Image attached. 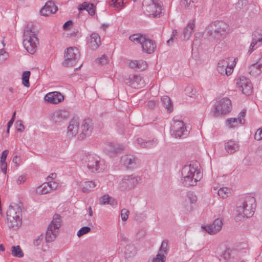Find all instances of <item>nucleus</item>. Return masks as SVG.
Returning <instances> with one entry per match:
<instances>
[{"mask_svg":"<svg viewBox=\"0 0 262 262\" xmlns=\"http://www.w3.org/2000/svg\"><path fill=\"white\" fill-rule=\"evenodd\" d=\"M127 83L134 89H140L145 85L144 80L139 75H131L127 79Z\"/></svg>","mask_w":262,"mask_h":262,"instance_id":"19","label":"nucleus"},{"mask_svg":"<svg viewBox=\"0 0 262 262\" xmlns=\"http://www.w3.org/2000/svg\"><path fill=\"white\" fill-rule=\"evenodd\" d=\"M254 139L258 141L262 140V128H259L254 135Z\"/></svg>","mask_w":262,"mask_h":262,"instance_id":"58","label":"nucleus"},{"mask_svg":"<svg viewBox=\"0 0 262 262\" xmlns=\"http://www.w3.org/2000/svg\"><path fill=\"white\" fill-rule=\"evenodd\" d=\"M197 0H181V5L185 8L192 7Z\"/></svg>","mask_w":262,"mask_h":262,"instance_id":"42","label":"nucleus"},{"mask_svg":"<svg viewBox=\"0 0 262 262\" xmlns=\"http://www.w3.org/2000/svg\"><path fill=\"white\" fill-rule=\"evenodd\" d=\"M0 166L2 172L4 174H6L7 169V163L6 161H0Z\"/></svg>","mask_w":262,"mask_h":262,"instance_id":"57","label":"nucleus"},{"mask_svg":"<svg viewBox=\"0 0 262 262\" xmlns=\"http://www.w3.org/2000/svg\"><path fill=\"white\" fill-rule=\"evenodd\" d=\"M170 134L173 137L181 139L186 136L188 131L182 121L174 119L171 125Z\"/></svg>","mask_w":262,"mask_h":262,"instance_id":"11","label":"nucleus"},{"mask_svg":"<svg viewBox=\"0 0 262 262\" xmlns=\"http://www.w3.org/2000/svg\"><path fill=\"white\" fill-rule=\"evenodd\" d=\"M91 231V228L88 226L83 227L77 232V236L81 237L82 235L89 233Z\"/></svg>","mask_w":262,"mask_h":262,"instance_id":"46","label":"nucleus"},{"mask_svg":"<svg viewBox=\"0 0 262 262\" xmlns=\"http://www.w3.org/2000/svg\"><path fill=\"white\" fill-rule=\"evenodd\" d=\"M68 115V112L64 110L55 111L51 114L50 119L55 123H59L67 119Z\"/></svg>","mask_w":262,"mask_h":262,"instance_id":"22","label":"nucleus"},{"mask_svg":"<svg viewBox=\"0 0 262 262\" xmlns=\"http://www.w3.org/2000/svg\"><path fill=\"white\" fill-rule=\"evenodd\" d=\"M123 0H111V5L118 10L123 8Z\"/></svg>","mask_w":262,"mask_h":262,"instance_id":"41","label":"nucleus"},{"mask_svg":"<svg viewBox=\"0 0 262 262\" xmlns=\"http://www.w3.org/2000/svg\"><path fill=\"white\" fill-rule=\"evenodd\" d=\"M108 61V57L106 55H103L99 59V62L101 64H106Z\"/></svg>","mask_w":262,"mask_h":262,"instance_id":"60","label":"nucleus"},{"mask_svg":"<svg viewBox=\"0 0 262 262\" xmlns=\"http://www.w3.org/2000/svg\"><path fill=\"white\" fill-rule=\"evenodd\" d=\"M58 10L57 7L53 2H47L44 7L40 10V14L42 16H48L51 14H54Z\"/></svg>","mask_w":262,"mask_h":262,"instance_id":"21","label":"nucleus"},{"mask_svg":"<svg viewBox=\"0 0 262 262\" xmlns=\"http://www.w3.org/2000/svg\"><path fill=\"white\" fill-rule=\"evenodd\" d=\"M26 180V176L21 175L17 179L16 183L19 185L22 183H24Z\"/></svg>","mask_w":262,"mask_h":262,"instance_id":"62","label":"nucleus"},{"mask_svg":"<svg viewBox=\"0 0 262 262\" xmlns=\"http://www.w3.org/2000/svg\"><path fill=\"white\" fill-rule=\"evenodd\" d=\"M142 9L144 14L150 17H160L163 14L161 4L154 0H144Z\"/></svg>","mask_w":262,"mask_h":262,"instance_id":"3","label":"nucleus"},{"mask_svg":"<svg viewBox=\"0 0 262 262\" xmlns=\"http://www.w3.org/2000/svg\"><path fill=\"white\" fill-rule=\"evenodd\" d=\"M47 184H49V187L51 188V191L53 190L56 189L57 187V184L55 182H49Z\"/></svg>","mask_w":262,"mask_h":262,"instance_id":"63","label":"nucleus"},{"mask_svg":"<svg viewBox=\"0 0 262 262\" xmlns=\"http://www.w3.org/2000/svg\"><path fill=\"white\" fill-rule=\"evenodd\" d=\"M61 216L59 214H55L51 224L49 225L46 234L47 242H51L56 237L58 230L61 225Z\"/></svg>","mask_w":262,"mask_h":262,"instance_id":"7","label":"nucleus"},{"mask_svg":"<svg viewBox=\"0 0 262 262\" xmlns=\"http://www.w3.org/2000/svg\"><path fill=\"white\" fill-rule=\"evenodd\" d=\"M79 129V122L78 119L73 118L69 122L68 126L67 135L69 137H73L75 136L78 133Z\"/></svg>","mask_w":262,"mask_h":262,"instance_id":"24","label":"nucleus"},{"mask_svg":"<svg viewBox=\"0 0 262 262\" xmlns=\"http://www.w3.org/2000/svg\"><path fill=\"white\" fill-rule=\"evenodd\" d=\"M223 222L220 219H215L208 226H202V228L210 234H214L219 232L222 228Z\"/></svg>","mask_w":262,"mask_h":262,"instance_id":"17","label":"nucleus"},{"mask_svg":"<svg viewBox=\"0 0 262 262\" xmlns=\"http://www.w3.org/2000/svg\"><path fill=\"white\" fill-rule=\"evenodd\" d=\"M137 63H138V66H137L138 69L140 70H143L146 69V68L147 67V64L145 61H144L143 60H137Z\"/></svg>","mask_w":262,"mask_h":262,"instance_id":"54","label":"nucleus"},{"mask_svg":"<svg viewBox=\"0 0 262 262\" xmlns=\"http://www.w3.org/2000/svg\"><path fill=\"white\" fill-rule=\"evenodd\" d=\"M186 94L190 97H193L196 94V91L192 85L187 86L185 89Z\"/></svg>","mask_w":262,"mask_h":262,"instance_id":"43","label":"nucleus"},{"mask_svg":"<svg viewBox=\"0 0 262 262\" xmlns=\"http://www.w3.org/2000/svg\"><path fill=\"white\" fill-rule=\"evenodd\" d=\"M12 255L16 257L21 258L24 256V253L19 246H12L11 247Z\"/></svg>","mask_w":262,"mask_h":262,"instance_id":"37","label":"nucleus"},{"mask_svg":"<svg viewBox=\"0 0 262 262\" xmlns=\"http://www.w3.org/2000/svg\"><path fill=\"white\" fill-rule=\"evenodd\" d=\"M246 110L242 111L238 115V118H228L226 120V126L229 128L234 129L245 123L244 117L246 115Z\"/></svg>","mask_w":262,"mask_h":262,"instance_id":"16","label":"nucleus"},{"mask_svg":"<svg viewBox=\"0 0 262 262\" xmlns=\"http://www.w3.org/2000/svg\"><path fill=\"white\" fill-rule=\"evenodd\" d=\"M129 212V211L125 208H123L121 210V216L123 221H126L127 220Z\"/></svg>","mask_w":262,"mask_h":262,"instance_id":"51","label":"nucleus"},{"mask_svg":"<svg viewBox=\"0 0 262 262\" xmlns=\"http://www.w3.org/2000/svg\"><path fill=\"white\" fill-rule=\"evenodd\" d=\"M84 10H86L88 13L91 16L94 15L95 13L94 6L93 4H89L86 2H84L78 6V10L79 11Z\"/></svg>","mask_w":262,"mask_h":262,"instance_id":"33","label":"nucleus"},{"mask_svg":"<svg viewBox=\"0 0 262 262\" xmlns=\"http://www.w3.org/2000/svg\"><path fill=\"white\" fill-rule=\"evenodd\" d=\"M7 224L9 228L17 229L22 224V210L17 204H11L7 211Z\"/></svg>","mask_w":262,"mask_h":262,"instance_id":"2","label":"nucleus"},{"mask_svg":"<svg viewBox=\"0 0 262 262\" xmlns=\"http://www.w3.org/2000/svg\"><path fill=\"white\" fill-rule=\"evenodd\" d=\"M232 108L231 102L227 98H223L216 101L213 107V113L214 117H217L222 115L229 113Z\"/></svg>","mask_w":262,"mask_h":262,"instance_id":"8","label":"nucleus"},{"mask_svg":"<svg viewBox=\"0 0 262 262\" xmlns=\"http://www.w3.org/2000/svg\"><path fill=\"white\" fill-rule=\"evenodd\" d=\"M163 106L165 107L167 112L170 113L173 110V106L170 98L167 96H163L161 98Z\"/></svg>","mask_w":262,"mask_h":262,"instance_id":"35","label":"nucleus"},{"mask_svg":"<svg viewBox=\"0 0 262 262\" xmlns=\"http://www.w3.org/2000/svg\"><path fill=\"white\" fill-rule=\"evenodd\" d=\"M228 27L223 21H216L207 29L206 33L209 39H219L225 34Z\"/></svg>","mask_w":262,"mask_h":262,"instance_id":"4","label":"nucleus"},{"mask_svg":"<svg viewBox=\"0 0 262 262\" xmlns=\"http://www.w3.org/2000/svg\"><path fill=\"white\" fill-rule=\"evenodd\" d=\"M145 36L140 34H135L129 36V40L132 41L137 43L142 44L144 40H145Z\"/></svg>","mask_w":262,"mask_h":262,"instance_id":"36","label":"nucleus"},{"mask_svg":"<svg viewBox=\"0 0 262 262\" xmlns=\"http://www.w3.org/2000/svg\"><path fill=\"white\" fill-rule=\"evenodd\" d=\"M93 130V123L92 120L88 118L84 119L81 125V133L78 136V139L82 140L87 136L91 135Z\"/></svg>","mask_w":262,"mask_h":262,"instance_id":"15","label":"nucleus"},{"mask_svg":"<svg viewBox=\"0 0 262 262\" xmlns=\"http://www.w3.org/2000/svg\"><path fill=\"white\" fill-rule=\"evenodd\" d=\"M88 45L92 50L97 49L101 45L100 35L97 33H93L90 36Z\"/></svg>","mask_w":262,"mask_h":262,"instance_id":"27","label":"nucleus"},{"mask_svg":"<svg viewBox=\"0 0 262 262\" xmlns=\"http://www.w3.org/2000/svg\"><path fill=\"white\" fill-rule=\"evenodd\" d=\"M178 32L176 30H173L171 34V37L167 41L168 45L170 46L172 44L175 39H177Z\"/></svg>","mask_w":262,"mask_h":262,"instance_id":"48","label":"nucleus"},{"mask_svg":"<svg viewBox=\"0 0 262 262\" xmlns=\"http://www.w3.org/2000/svg\"><path fill=\"white\" fill-rule=\"evenodd\" d=\"M111 196L108 194H105L100 198L99 201L101 204L105 205L109 202Z\"/></svg>","mask_w":262,"mask_h":262,"instance_id":"52","label":"nucleus"},{"mask_svg":"<svg viewBox=\"0 0 262 262\" xmlns=\"http://www.w3.org/2000/svg\"><path fill=\"white\" fill-rule=\"evenodd\" d=\"M236 85L246 95L251 94L253 85L250 80L245 76H241L236 79Z\"/></svg>","mask_w":262,"mask_h":262,"instance_id":"13","label":"nucleus"},{"mask_svg":"<svg viewBox=\"0 0 262 262\" xmlns=\"http://www.w3.org/2000/svg\"><path fill=\"white\" fill-rule=\"evenodd\" d=\"M235 60L236 58L233 59L232 57H228L220 60L217 67L218 72L222 75H230L235 66Z\"/></svg>","mask_w":262,"mask_h":262,"instance_id":"9","label":"nucleus"},{"mask_svg":"<svg viewBox=\"0 0 262 262\" xmlns=\"http://www.w3.org/2000/svg\"><path fill=\"white\" fill-rule=\"evenodd\" d=\"M166 257L165 255L161 253H158L156 258L152 259L149 262H165Z\"/></svg>","mask_w":262,"mask_h":262,"instance_id":"44","label":"nucleus"},{"mask_svg":"<svg viewBox=\"0 0 262 262\" xmlns=\"http://www.w3.org/2000/svg\"><path fill=\"white\" fill-rule=\"evenodd\" d=\"M137 253V250L134 245L132 244L127 245L125 247L124 257L128 260L133 258Z\"/></svg>","mask_w":262,"mask_h":262,"instance_id":"30","label":"nucleus"},{"mask_svg":"<svg viewBox=\"0 0 262 262\" xmlns=\"http://www.w3.org/2000/svg\"><path fill=\"white\" fill-rule=\"evenodd\" d=\"M187 196L191 203H195L197 201V197L192 191L188 192Z\"/></svg>","mask_w":262,"mask_h":262,"instance_id":"50","label":"nucleus"},{"mask_svg":"<svg viewBox=\"0 0 262 262\" xmlns=\"http://www.w3.org/2000/svg\"><path fill=\"white\" fill-rule=\"evenodd\" d=\"M121 162L127 169H134L138 166L140 160L134 155L126 154L122 156Z\"/></svg>","mask_w":262,"mask_h":262,"instance_id":"14","label":"nucleus"},{"mask_svg":"<svg viewBox=\"0 0 262 262\" xmlns=\"http://www.w3.org/2000/svg\"><path fill=\"white\" fill-rule=\"evenodd\" d=\"M258 42H259V41H258L257 38H254V37H253L252 41L249 46L248 53L251 54L255 50L254 47Z\"/></svg>","mask_w":262,"mask_h":262,"instance_id":"47","label":"nucleus"},{"mask_svg":"<svg viewBox=\"0 0 262 262\" xmlns=\"http://www.w3.org/2000/svg\"><path fill=\"white\" fill-rule=\"evenodd\" d=\"M194 26V21L193 20L190 21L187 26L183 30L181 36L184 40H188L189 39L193 33Z\"/></svg>","mask_w":262,"mask_h":262,"instance_id":"29","label":"nucleus"},{"mask_svg":"<svg viewBox=\"0 0 262 262\" xmlns=\"http://www.w3.org/2000/svg\"><path fill=\"white\" fill-rule=\"evenodd\" d=\"M217 193L220 197L226 198L228 196L230 193V190L227 187H223L219 189Z\"/></svg>","mask_w":262,"mask_h":262,"instance_id":"40","label":"nucleus"},{"mask_svg":"<svg viewBox=\"0 0 262 262\" xmlns=\"http://www.w3.org/2000/svg\"><path fill=\"white\" fill-rule=\"evenodd\" d=\"M232 250L229 248L226 249L221 255V257L224 260H228L231 255Z\"/></svg>","mask_w":262,"mask_h":262,"instance_id":"49","label":"nucleus"},{"mask_svg":"<svg viewBox=\"0 0 262 262\" xmlns=\"http://www.w3.org/2000/svg\"><path fill=\"white\" fill-rule=\"evenodd\" d=\"M256 207L255 199L251 196H247L244 200L237 204L236 211L237 215L236 217L237 220L245 217H249L254 212Z\"/></svg>","mask_w":262,"mask_h":262,"instance_id":"1","label":"nucleus"},{"mask_svg":"<svg viewBox=\"0 0 262 262\" xmlns=\"http://www.w3.org/2000/svg\"><path fill=\"white\" fill-rule=\"evenodd\" d=\"M136 146L141 148H151L157 146L158 141L156 139L151 140H144L142 138H138L136 141Z\"/></svg>","mask_w":262,"mask_h":262,"instance_id":"25","label":"nucleus"},{"mask_svg":"<svg viewBox=\"0 0 262 262\" xmlns=\"http://www.w3.org/2000/svg\"><path fill=\"white\" fill-rule=\"evenodd\" d=\"M252 37L257 38V36H262V28H257L252 34Z\"/></svg>","mask_w":262,"mask_h":262,"instance_id":"59","label":"nucleus"},{"mask_svg":"<svg viewBox=\"0 0 262 262\" xmlns=\"http://www.w3.org/2000/svg\"><path fill=\"white\" fill-rule=\"evenodd\" d=\"M12 162L16 166H18L20 163V159H18L17 156L15 155L13 158Z\"/></svg>","mask_w":262,"mask_h":262,"instance_id":"64","label":"nucleus"},{"mask_svg":"<svg viewBox=\"0 0 262 262\" xmlns=\"http://www.w3.org/2000/svg\"><path fill=\"white\" fill-rule=\"evenodd\" d=\"M168 241L167 240H164L161 244V246L160 248L159 252L158 253L166 254L167 247H168Z\"/></svg>","mask_w":262,"mask_h":262,"instance_id":"45","label":"nucleus"},{"mask_svg":"<svg viewBox=\"0 0 262 262\" xmlns=\"http://www.w3.org/2000/svg\"><path fill=\"white\" fill-rule=\"evenodd\" d=\"M51 192V188L49 187V184L47 183H44L36 188V192L38 194L42 195Z\"/></svg>","mask_w":262,"mask_h":262,"instance_id":"34","label":"nucleus"},{"mask_svg":"<svg viewBox=\"0 0 262 262\" xmlns=\"http://www.w3.org/2000/svg\"><path fill=\"white\" fill-rule=\"evenodd\" d=\"M202 175L201 172H198L195 174V177L189 176L184 177H182L181 181L183 185L185 186L189 187L194 186L196 184V183L202 178Z\"/></svg>","mask_w":262,"mask_h":262,"instance_id":"23","label":"nucleus"},{"mask_svg":"<svg viewBox=\"0 0 262 262\" xmlns=\"http://www.w3.org/2000/svg\"><path fill=\"white\" fill-rule=\"evenodd\" d=\"M199 165V163L195 162L189 165L184 166L182 169V176L184 177L187 176L195 177L196 172H200V169H198Z\"/></svg>","mask_w":262,"mask_h":262,"instance_id":"18","label":"nucleus"},{"mask_svg":"<svg viewBox=\"0 0 262 262\" xmlns=\"http://www.w3.org/2000/svg\"><path fill=\"white\" fill-rule=\"evenodd\" d=\"M247 5L246 0H238L236 4V8L237 9H241Z\"/></svg>","mask_w":262,"mask_h":262,"instance_id":"55","label":"nucleus"},{"mask_svg":"<svg viewBox=\"0 0 262 262\" xmlns=\"http://www.w3.org/2000/svg\"><path fill=\"white\" fill-rule=\"evenodd\" d=\"M84 161L88 168L92 172H100L106 168L103 161L96 155L89 154L86 156Z\"/></svg>","mask_w":262,"mask_h":262,"instance_id":"6","label":"nucleus"},{"mask_svg":"<svg viewBox=\"0 0 262 262\" xmlns=\"http://www.w3.org/2000/svg\"><path fill=\"white\" fill-rule=\"evenodd\" d=\"M96 184L95 182L93 181H88L85 182L84 184V186L82 188V191L86 193L91 191L92 189L95 188Z\"/></svg>","mask_w":262,"mask_h":262,"instance_id":"38","label":"nucleus"},{"mask_svg":"<svg viewBox=\"0 0 262 262\" xmlns=\"http://www.w3.org/2000/svg\"><path fill=\"white\" fill-rule=\"evenodd\" d=\"M262 72V56L258 60L249 67V73L253 76H257Z\"/></svg>","mask_w":262,"mask_h":262,"instance_id":"28","label":"nucleus"},{"mask_svg":"<svg viewBox=\"0 0 262 262\" xmlns=\"http://www.w3.org/2000/svg\"><path fill=\"white\" fill-rule=\"evenodd\" d=\"M46 101L52 104H58L64 100L63 96L59 92L49 93L45 97Z\"/></svg>","mask_w":262,"mask_h":262,"instance_id":"20","label":"nucleus"},{"mask_svg":"<svg viewBox=\"0 0 262 262\" xmlns=\"http://www.w3.org/2000/svg\"><path fill=\"white\" fill-rule=\"evenodd\" d=\"M30 71H25L22 75V81L23 85L26 87L30 86L29 78L30 76Z\"/></svg>","mask_w":262,"mask_h":262,"instance_id":"39","label":"nucleus"},{"mask_svg":"<svg viewBox=\"0 0 262 262\" xmlns=\"http://www.w3.org/2000/svg\"><path fill=\"white\" fill-rule=\"evenodd\" d=\"M138 179L133 175L125 176L119 183L122 191L134 188L138 183Z\"/></svg>","mask_w":262,"mask_h":262,"instance_id":"12","label":"nucleus"},{"mask_svg":"<svg viewBox=\"0 0 262 262\" xmlns=\"http://www.w3.org/2000/svg\"><path fill=\"white\" fill-rule=\"evenodd\" d=\"M225 148L228 153L232 154L238 150L239 145L235 141L229 140L225 144Z\"/></svg>","mask_w":262,"mask_h":262,"instance_id":"32","label":"nucleus"},{"mask_svg":"<svg viewBox=\"0 0 262 262\" xmlns=\"http://www.w3.org/2000/svg\"><path fill=\"white\" fill-rule=\"evenodd\" d=\"M43 236L42 234H40V235L37 236L36 238L34 239L33 240V245L35 246H39L40 245L42 239H43Z\"/></svg>","mask_w":262,"mask_h":262,"instance_id":"56","label":"nucleus"},{"mask_svg":"<svg viewBox=\"0 0 262 262\" xmlns=\"http://www.w3.org/2000/svg\"><path fill=\"white\" fill-rule=\"evenodd\" d=\"M141 46L143 51L148 54L153 53L157 47L156 43L154 40L146 37L141 44Z\"/></svg>","mask_w":262,"mask_h":262,"instance_id":"26","label":"nucleus"},{"mask_svg":"<svg viewBox=\"0 0 262 262\" xmlns=\"http://www.w3.org/2000/svg\"><path fill=\"white\" fill-rule=\"evenodd\" d=\"M124 146L121 145H115L112 143H110L107 145V147L105 148V151L110 156H113L117 154L118 152L123 150Z\"/></svg>","mask_w":262,"mask_h":262,"instance_id":"31","label":"nucleus"},{"mask_svg":"<svg viewBox=\"0 0 262 262\" xmlns=\"http://www.w3.org/2000/svg\"><path fill=\"white\" fill-rule=\"evenodd\" d=\"M8 153V150H5L4 151H3L1 157L0 161H6V159L7 158Z\"/></svg>","mask_w":262,"mask_h":262,"instance_id":"61","label":"nucleus"},{"mask_svg":"<svg viewBox=\"0 0 262 262\" xmlns=\"http://www.w3.org/2000/svg\"><path fill=\"white\" fill-rule=\"evenodd\" d=\"M38 39L31 30H25L24 33L23 45L28 52L34 54L36 50Z\"/></svg>","mask_w":262,"mask_h":262,"instance_id":"5","label":"nucleus"},{"mask_svg":"<svg viewBox=\"0 0 262 262\" xmlns=\"http://www.w3.org/2000/svg\"><path fill=\"white\" fill-rule=\"evenodd\" d=\"M80 58V53L78 49L76 47H69L64 53V60L62 62L64 67H73L78 61Z\"/></svg>","mask_w":262,"mask_h":262,"instance_id":"10","label":"nucleus"},{"mask_svg":"<svg viewBox=\"0 0 262 262\" xmlns=\"http://www.w3.org/2000/svg\"><path fill=\"white\" fill-rule=\"evenodd\" d=\"M16 130L18 132H23L25 129L24 125L21 120H17L15 123Z\"/></svg>","mask_w":262,"mask_h":262,"instance_id":"53","label":"nucleus"}]
</instances>
